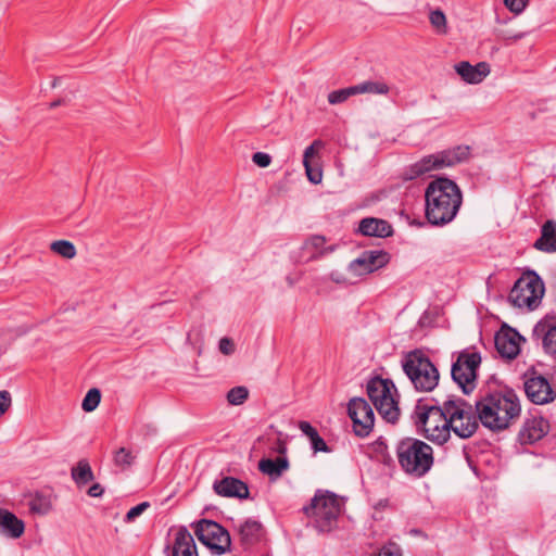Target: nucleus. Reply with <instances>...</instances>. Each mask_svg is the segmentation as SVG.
I'll use <instances>...</instances> for the list:
<instances>
[{
    "label": "nucleus",
    "mask_w": 556,
    "mask_h": 556,
    "mask_svg": "<svg viewBox=\"0 0 556 556\" xmlns=\"http://www.w3.org/2000/svg\"><path fill=\"white\" fill-rule=\"evenodd\" d=\"M475 406L482 426L493 432L508 429L521 414L519 396L513 389L486 393Z\"/></svg>",
    "instance_id": "f257e3e1"
},
{
    "label": "nucleus",
    "mask_w": 556,
    "mask_h": 556,
    "mask_svg": "<svg viewBox=\"0 0 556 556\" xmlns=\"http://www.w3.org/2000/svg\"><path fill=\"white\" fill-rule=\"evenodd\" d=\"M395 453L400 467L412 477H424L433 465L432 447L415 438L401 439L396 444Z\"/></svg>",
    "instance_id": "f03ea898"
},
{
    "label": "nucleus",
    "mask_w": 556,
    "mask_h": 556,
    "mask_svg": "<svg viewBox=\"0 0 556 556\" xmlns=\"http://www.w3.org/2000/svg\"><path fill=\"white\" fill-rule=\"evenodd\" d=\"M452 179L443 177L431 181L425 193L426 218L434 226L452 222Z\"/></svg>",
    "instance_id": "7ed1b4c3"
},
{
    "label": "nucleus",
    "mask_w": 556,
    "mask_h": 556,
    "mask_svg": "<svg viewBox=\"0 0 556 556\" xmlns=\"http://www.w3.org/2000/svg\"><path fill=\"white\" fill-rule=\"evenodd\" d=\"M340 510L338 496L323 490H317L309 504L302 508L307 518L314 519V528L319 533H329L337 527Z\"/></svg>",
    "instance_id": "20e7f679"
},
{
    "label": "nucleus",
    "mask_w": 556,
    "mask_h": 556,
    "mask_svg": "<svg viewBox=\"0 0 556 556\" xmlns=\"http://www.w3.org/2000/svg\"><path fill=\"white\" fill-rule=\"evenodd\" d=\"M402 367L417 391L430 392L438 386L439 371L421 350L407 353Z\"/></svg>",
    "instance_id": "39448f33"
},
{
    "label": "nucleus",
    "mask_w": 556,
    "mask_h": 556,
    "mask_svg": "<svg viewBox=\"0 0 556 556\" xmlns=\"http://www.w3.org/2000/svg\"><path fill=\"white\" fill-rule=\"evenodd\" d=\"M198 540L212 554L224 555L231 551V536L226 528L214 520L201 519L191 523Z\"/></svg>",
    "instance_id": "423d86ee"
},
{
    "label": "nucleus",
    "mask_w": 556,
    "mask_h": 556,
    "mask_svg": "<svg viewBox=\"0 0 556 556\" xmlns=\"http://www.w3.org/2000/svg\"><path fill=\"white\" fill-rule=\"evenodd\" d=\"M544 285L535 274L523 275L511 288L508 300L518 308L534 309L541 303Z\"/></svg>",
    "instance_id": "0eeeda50"
},
{
    "label": "nucleus",
    "mask_w": 556,
    "mask_h": 556,
    "mask_svg": "<svg viewBox=\"0 0 556 556\" xmlns=\"http://www.w3.org/2000/svg\"><path fill=\"white\" fill-rule=\"evenodd\" d=\"M481 364V355L475 348L462 351L454 362V383L460 391L469 395L477 388V370Z\"/></svg>",
    "instance_id": "6e6552de"
},
{
    "label": "nucleus",
    "mask_w": 556,
    "mask_h": 556,
    "mask_svg": "<svg viewBox=\"0 0 556 556\" xmlns=\"http://www.w3.org/2000/svg\"><path fill=\"white\" fill-rule=\"evenodd\" d=\"M452 429V397H447L443 407L431 405L428 428L425 429V438L429 441L443 444L451 435Z\"/></svg>",
    "instance_id": "1a4fd4ad"
},
{
    "label": "nucleus",
    "mask_w": 556,
    "mask_h": 556,
    "mask_svg": "<svg viewBox=\"0 0 556 556\" xmlns=\"http://www.w3.org/2000/svg\"><path fill=\"white\" fill-rule=\"evenodd\" d=\"M348 415L353 421L355 435L365 438L374 428L375 414L370 404L363 397H353L348 404Z\"/></svg>",
    "instance_id": "9d476101"
},
{
    "label": "nucleus",
    "mask_w": 556,
    "mask_h": 556,
    "mask_svg": "<svg viewBox=\"0 0 556 556\" xmlns=\"http://www.w3.org/2000/svg\"><path fill=\"white\" fill-rule=\"evenodd\" d=\"M523 389L527 397L536 405H544L553 402L556 392L549 381L535 372H527L523 376Z\"/></svg>",
    "instance_id": "9b49d317"
},
{
    "label": "nucleus",
    "mask_w": 556,
    "mask_h": 556,
    "mask_svg": "<svg viewBox=\"0 0 556 556\" xmlns=\"http://www.w3.org/2000/svg\"><path fill=\"white\" fill-rule=\"evenodd\" d=\"M548 431V420L538 412L530 413L519 430L518 440L520 444H533L544 438Z\"/></svg>",
    "instance_id": "f8f14e48"
},
{
    "label": "nucleus",
    "mask_w": 556,
    "mask_h": 556,
    "mask_svg": "<svg viewBox=\"0 0 556 556\" xmlns=\"http://www.w3.org/2000/svg\"><path fill=\"white\" fill-rule=\"evenodd\" d=\"M478 428L472 406L454 400V434L465 439L469 438Z\"/></svg>",
    "instance_id": "ddd939ff"
},
{
    "label": "nucleus",
    "mask_w": 556,
    "mask_h": 556,
    "mask_svg": "<svg viewBox=\"0 0 556 556\" xmlns=\"http://www.w3.org/2000/svg\"><path fill=\"white\" fill-rule=\"evenodd\" d=\"M214 492L223 497L248 500L250 498L249 485L239 478L224 476L213 483Z\"/></svg>",
    "instance_id": "4468645a"
},
{
    "label": "nucleus",
    "mask_w": 556,
    "mask_h": 556,
    "mask_svg": "<svg viewBox=\"0 0 556 556\" xmlns=\"http://www.w3.org/2000/svg\"><path fill=\"white\" fill-rule=\"evenodd\" d=\"M522 337L513 328H502L495 334V346L502 357L514 359L520 352Z\"/></svg>",
    "instance_id": "2eb2a0df"
},
{
    "label": "nucleus",
    "mask_w": 556,
    "mask_h": 556,
    "mask_svg": "<svg viewBox=\"0 0 556 556\" xmlns=\"http://www.w3.org/2000/svg\"><path fill=\"white\" fill-rule=\"evenodd\" d=\"M454 71L465 83L478 85L489 76L491 67L486 62H479L472 65L469 62L463 61L454 65Z\"/></svg>",
    "instance_id": "dca6fc26"
},
{
    "label": "nucleus",
    "mask_w": 556,
    "mask_h": 556,
    "mask_svg": "<svg viewBox=\"0 0 556 556\" xmlns=\"http://www.w3.org/2000/svg\"><path fill=\"white\" fill-rule=\"evenodd\" d=\"M165 552H170L169 556H199L194 539L184 526L178 528L173 546L166 545Z\"/></svg>",
    "instance_id": "f3484780"
},
{
    "label": "nucleus",
    "mask_w": 556,
    "mask_h": 556,
    "mask_svg": "<svg viewBox=\"0 0 556 556\" xmlns=\"http://www.w3.org/2000/svg\"><path fill=\"white\" fill-rule=\"evenodd\" d=\"M238 533L241 546L248 551L262 541L265 530L260 521L247 519L238 527Z\"/></svg>",
    "instance_id": "a211bd4d"
},
{
    "label": "nucleus",
    "mask_w": 556,
    "mask_h": 556,
    "mask_svg": "<svg viewBox=\"0 0 556 556\" xmlns=\"http://www.w3.org/2000/svg\"><path fill=\"white\" fill-rule=\"evenodd\" d=\"M444 165L450 166L451 162H446L443 157L438 155H428L406 168L404 178L406 180H413L433 169H439Z\"/></svg>",
    "instance_id": "6ab92c4d"
},
{
    "label": "nucleus",
    "mask_w": 556,
    "mask_h": 556,
    "mask_svg": "<svg viewBox=\"0 0 556 556\" xmlns=\"http://www.w3.org/2000/svg\"><path fill=\"white\" fill-rule=\"evenodd\" d=\"M358 231L367 237L388 238L393 235L394 229L386 219L366 217L359 222Z\"/></svg>",
    "instance_id": "aec40b11"
},
{
    "label": "nucleus",
    "mask_w": 556,
    "mask_h": 556,
    "mask_svg": "<svg viewBox=\"0 0 556 556\" xmlns=\"http://www.w3.org/2000/svg\"><path fill=\"white\" fill-rule=\"evenodd\" d=\"M24 532V521L10 510L0 507V533L11 539H20Z\"/></svg>",
    "instance_id": "412c9836"
},
{
    "label": "nucleus",
    "mask_w": 556,
    "mask_h": 556,
    "mask_svg": "<svg viewBox=\"0 0 556 556\" xmlns=\"http://www.w3.org/2000/svg\"><path fill=\"white\" fill-rule=\"evenodd\" d=\"M533 248L544 253L556 252V222L546 220L541 227V235L533 243Z\"/></svg>",
    "instance_id": "4be33fe9"
},
{
    "label": "nucleus",
    "mask_w": 556,
    "mask_h": 556,
    "mask_svg": "<svg viewBox=\"0 0 556 556\" xmlns=\"http://www.w3.org/2000/svg\"><path fill=\"white\" fill-rule=\"evenodd\" d=\"M392 389H395L392 380L380 377H375L367 383V394L374 405L376 403L381 405V400H388Z\"/></svg>",
    "instance_id": "5701e85b"
},
{
    "label": "nucleus",
    "mask_w": 556,
    "mask_h": 556,
    "mask_svg": "<svg viewBox=\"0 0 556 556\" xmlns=\"http://www.w3.org/2000/svg\"><path fill=\"white\" fill-rule=\"evenodd\" d=\"M327 239L321 235H313L305 240L302 245L303 251H308L311 254L307 261L318 260L336 250V245L326 247Z\"/></svg>",
    "instance_id": "b1692460"
},
{
    "label": "nucleus",
    "mask_w": 556,
    "mask_h": 556,
    "mask_svg": "<svg viewBox=\"0 0 556 556\" xmlns=\"http://www.w3.org/2000/svg\"><path fill=\"white\" fill-rule=\"evenodd\" d=\"M289 469V460L285 456L276 458H262L258 462V470L267 475L271 480H276L282 476V473Z\"/></svg>",
    "instance_id": "393cba45"
},
{
    "label": "nucleus",
    "mask_w": 556,
    "mask_h": 556,
    "mask_svg": "<svg viewBox=\"0 0 556 556\" xmlns=\"http://www.w3.org/2000/svg\"><path fill=\"white\" fill-rule=\"evenodd\" d=\"M71 477L77 488L81 489L94 479L92 468L86 458H81L71 469Z\"/></svg>",
    "instance_id": "a878e982"
},
{
    "label": "nucleus",
    "mask_w": 556,
    "mask_h": 556,
    "mask_svg": "<svg viewBox=\"0 0 556 556\" xmlns=\"http://www.w3.org/2000/svg\"><path fill=\"white\" fill-rule=\"evenodd\" d=\"M534 333L542 336L543 348L547 353H556V326L548 323H539Z\"/></svg>",
    "instance_id": "bb28decb"
},
{
    "label": "nucleus",
    "mask_w": 556,
    "mask_h": 556,
    "mask_svg": "<svg viewBox=\"0 0 556 556\" xmlns=\"http://www.w3.org/2000/svg\"><path fill=\"white\" fill-rule=\"evenodd\" d=\"M374 406L386 421L395 424L399 420L400 408L392 393L389 395L388 400H381V405L376 403Z\"/></svg>",
    "instance_id": "cd10ccee"
},
{
    "label": "nucleus",
    "mask_w": 556,
    "mask_h": 556,
    "mask_svg": "<svg viewBox=\"0 0 556 556\" xmlns=\"http://www.w3.org/2000/svg\"><path fill=\"white\" fill-rule=\"evenodd\" d=\"M364 253L367 260L366 262L369 264V267H366V273H374L375 270L384 267L391 260L390 253L383 250L364 251Z\"/></svg>",
    "instance_id": "c85d7f7f"
},
{
    "label": "nucleus",
    "mask_w": 556,
    "mask_h": 556,
    "mask_svg": "<svg viewBox=\"0 0 556 556\" xmlns=\"http://www.w3.org/2000/svg\"><path fill=\"white\" fill-rule=\"evenodd\" d=\"M431 413V405H427L422 403V400H419L415 406V410L412 415L414 424L418 430H421L425 435V429L428 428L429 417Z\"/></svg>",
    "instance_id": "c756f323"
},
{
    "label": "nucleus",
    "mask_w": 556,
    "mask_h": 556,
    "mask_svg": "<svg viewBox=\"0 0 556 556\" xmlns=\"http://www.w3.org/2000/svg\"><path fill=\"white\" fill-rule=\"evenodd\" d=\"M29 510L34 514L38 515H47L51 508L52 503L49 495H45L43 493L36 492L35 495L30 498Z\"/></svg>",
    "instance_id": "7c9ffc66"
},
{
    "label": "nucleus",
    "mask_w": 556,
    "mask_h": 556,
    "mask_svg": "<svg viewBox=\"0 0 556 556\" xmlns=\"http://www.w3.org/2000/svg\"><path fill=\"white\" fill-rule=\"evenodd\" d=\"M356 93H375V94H387L390 91V87L383 81H363L358 85H354Z\"/></svg>",
    "instance_id": "2f4dec72"
},
{
    "label": "nucleus",
    "mask_w": 556,
    "mask_h": 556,
    "mask_svg": "<svg viewBox=\"0 0 556 556\" xmlns=\"http://www.w3.org/2000/svg\"><path fill=\"white\" fill-rule=\"evenodd\" d=\"M50 249L54 253H56L65 258H68V260L75 257V255H76V248L68 240L53 241L50 245Z\"/></svg>",
    "instance_id": "473e14b6"
},
{
    "label": "nucleus",
    "mask_w": 556,
    "mask_h": 556,
    "mask_svg": "<svg viewBox=\"0 0 556 556\" xmlns=\"http://www.w3.org/2000/svg\"><path fill=\"white\" fill-rule=\"evenodd\" d=\"M113 462L116 467H119L121 469L125 470L134 464L135 456L132 455L130 450L121 447L114 453Z\"/></svg>",
    "instance_id": "72a5a7b5"
},
{
    "label": "nucleus",
    "mask_w": 556,
    "mask_h": 556,
    "mask_svg": "<svg viewBox=\"0 0 556 556\" xmlns=\"http://www.w3.org/2000/svg\"><path fill=\"white\" fill-rule=\"evenodd\" d=\"M100 401H101L100 390L97 388H92L86 393V395L83 400V403H81V408L86 413L93 412L99 406Z\"/></svg>",
    "instance_id": "f704fd0d"
},
{
    "label": "nucleus",
    "mask_w": 556,
    "mask_h": 556,
    "mask_svg": "<svg viewBox=\"0 0 556 556\" xmlns=\"http://www.w3.org/2000/svg\"><path fill=\"white\" fill-rule=\"evenodd\" d=\"M356 89L355 86H350L348 88H342L338 90H333L328 94V102L330 104H339L346 101L350 97L355 96Z\"/></svg>",
    "instance_id": "c9c22d12"
},
{
    "label": "nucleus",
    "mask_w": 556,
    "mask_h": 556,
    "mask_svg": "<svg viewBox=\"0 0 556 556\" xmlns=\"http://www.w3.org/2000/svg\"><path fill=\"white\" fill-rule=\"evenodd\" d=\"M429 20L432 27L435 29L438 34H446L447 25H446V16L441 10H433L429 14Z\"/></svg>",
    "instance_id": "e433bc0d"
},
{
    "label": "nucleus",
    "mask_w": 556,
    "mask_h": 556,
    "mask_svg": "<svg viewBox=\"0 0 556 556\" xmlns=\"http://www.w3.org/2000/svg\"><path fill=\"white\" fill-rule=\"evenodd\" d=\"M249 396V390L243 387H233L227 393V401L231 405H241Z\"/></svg>",
    "instance_id": "4c0bfd02"
},
{
    "label": "nucleus",
    "mask_w": 556,
    "mask_h": 556,
    "mask_svg": "<svg viewBox=\"0 0 556 556\" xmlns=\"http://www.w3.org/2000/svg\"><path fill=\"white\" fill-rule=\"evenodd\" d=\"M505 8L515 15H520L527 9L530 0H503Z\"/></svg>",
    "instance_id": "58836bf2"
},
{
    "label": "nucleus",
    "mask_w": 556,
    "mask_h": 556,
    "mask_svg": "<svg viewBox=\"0 0 556 556\" xmlns=\"http://www.w3.org/2000/svg\"><path fill=\"white\" fill-rule=\"evenodd\" d=\"M366 261L365 253L363 252L359 257L350 263V270L358 276L366 275V267H369V264Z\"/></svg>",
    "instance_id": "ea45409f"
},
{
    "label": "nucleus",
    "mask_w": 556,
    "mask_h": 556,
    "mask_svg": "<svg viewBox=\"0 0 556 556\" xmlns=\"http://www.w3.org/2000/svg\"><path fill=\"white\" fill-rule=\"evenodd\" d=\"M530 31H502L498 37L504 42L505 46H509L520 39L526 38Z\"/></svg>",
    "instance_id": "a19ab883"
},
{
    "label": "nucleus",
    "mask_w": 556,
    "mask_h": 556,
    "mask_svg": "<svg viewBox=\"0 0 556 556\" xmlns=\"http://www.w3.org/2000/svg\"><path fill=\"white\" fill-rule=\"evenodd\" d=\"M305 168V173L307 176V179L312 184H319L323 179V170L320 167L316 166L314 167L311 163L303 164Z\"/></svg>",
    "instance_id": "79ce46f5"
},
{
    "label": "nucleus",
    "mask_w": 556,
    "mask_h": 556,
    "mask_svg": "<svg viewBox=\"0 0 556 556\" xmlns=\"http://www.w3.org/2000/svg\"><path fill=\"white\" fill-rule=\"evenodd\" d=\"M377 556H402V549L396 543L389 542L379 548Z\"/></svg>",
    "instance_id": "37998d69"
},
{
    "label": "nucleus",
    "mask_w": 556,
    "mask_h": 556,
    "mask_svg": "<svg viewBox=\"0 0 556 556\" xmlns=\"http://www.w3.org/2000/svg\"><path fill=\"white\" fill-rule=\"evenodd\" d=\"M470 156L471 148L469 146H457L454 148V164L466 162Z\"/></svg>",
    "instance_id": "c03bdc74"
},
{
    "label": "nucleus",
    "mask_w": 556,
    "mask_h": 556,
    "mask_svg": "<svg viewBox=\"0 0 556 556\" xmlns=\"http://www.w3.org/2000/svg\"><path fill=\"white\" fill-rule=\"evenodd\" d=\"M149 507V503L148 502H142L134 507H131L126 516H125V521L126 522H131L134 521L137 517H139L147 508Z\"/></svg>",
    "instance_id": "a18cd8bd"
},
{
    "label": "nucleus",
    "mask_w": 556,
    "mask_h": 556,
    "mask_svg": "<svg viewBox=\"0 0 556 556\" xmlns=\"http://www.w3.org/2000/svg\"><path fill=\"white\" fill-rule=\"evenodd\" d=\"M324 147V143L321 140H315L311 146H308L303 154V164L311 163V159L316 154L317 149H320Z\"/></svg>",
    "instance_id": "49530a36"
},
{
    "label": "nucleus",
    "mask_w": 556,
    "mask_h": 556,
    "mask_svg": "<svg viewBox=\"0 0 556 556\" xmlns=\"http://www.w3.org/2000/svg\"><path fill=\"white\" fill-rule=\"evenodd\" d=\"M252 161L254 164H256L258 167H267L271 163V156L265 152H255L252 155Z\"/></svg>",
    "instance_id": "de8ad7c7"
},
{
    "label": "nucleus",
    "mask_w": 556,
    "mask_h": 556,
    "mask_svg": "<svg viewBox=\"0 0 556 556\" xmlns=\"http://www.w3.org/2000/svg\"><path fill=\"white\" fill-rule=\"evenodd\" d=\"M219 351L225 355H231L235 352V343L232 339L224 337L218 343Z\"/></svg>",
    "instance_id": "09e8293b"
},
{
    "label": "nucleus",
    "mask_w": 556,
    "mask_h": 556,
    "mask_svg": "<svg viewBox=\"0 0 556 556\" xmlns=\"http://www.w3.org/2000/svg\"><path fill=\"white\" fill-rule=\"evenodd\" d=\"M311 445H312V448L314 450V452H329V447L327 445V443L325 442V440L318 434H316L315 437H313L311 440Z\"/></svg>",
    "instance_id": "8fccbe9b"
},
{
    "label": "nucleus",
    "mask_w": 556,
    "mask_h": 556,
    "mask_svg": "<svg viewBox=\"0 0 556 556\" xmlns=\"http://www.w3.org/2000/svg\"><path fill=\"white\" fill-rule=\"evenodd\" d=\"M11 405V394L9 391H0V416L3 415Z\"/></svg>",
    "instance_id": "3c124183"
},
{
    "label": "nucleus",
    "mask_w": 556,
    "mask_h": 556,
    "mask_svg": "<svg viewBox=\"0 0 556 556\" xmlns=\"http://www.w3.org/2000/svg\"><path fill=\"white\" fill-rule=\"evenodd\" d=\"M299 428L309 440L318 434L317 429L314 428L308 421H300Z\"/></svg>",
    "instance_id": "603ef678"
},
{
    "label": "nucleus",
    "mask_w": 556,
    "mask_h": 556,
    "mask_svg": "<svg viewBox=\"0 0 556 556\" xmlns=\"http://www.w3.org/2000/svg\"><path fill=\"white\" fill-rule=\"evenodd\" d=\"M462 202H463L462 190L457 186V184L454 182V218L456 217V215L458 213Z\"/></svg>",
    "instance_id": "864d4df0"
},
{
    "label": "nucleus",
    "mask_w": 556,
    "mask_h": 556,
    "mask_svg": "<svg viewBox=\"0 0 556 556\" xmlns=\"http://www.w3.org/2000/svg\"><path fill=\"white\" fill-rule=\"evenodd\" d=\"M104 493V488L100 483H93L88 490L87 494L91 497H100Z\"/></svg>",
    "instance_id": "5fc2aeb1"
},
{
    "label": "nucleus",
    "mask_w": 556,
    "mask_h": 556,
    "mask_svg": "<svg viewBox=\"0 0 556 556\" xmlns=\"http://www.w3.org/2000/svg\"><path fill=\"white\" fill-rule=\"evenodd\" d=\"M375 451L380 455L388 452V445L381 438L375 442Z\"/></svg>",
    "instance_id": "6e6d98bb"
},
{
    "label": "nucleus",
    "mask_w": 556,
    "mask_h": 556,
    "mask_svg": "<svg viewBox=\"0 0 556 556\" xmlns=\"http://www.w3.org/2000/svg\"><path fill=\"white\" fill-rule=\"evenodd\" d=\"M381 457H382V463L386 465V466H392L394 465V459L393 457L389 454V452H386L384 454H381Z\"/></svg>",
    "instance_id": "4d7b16f0"
},
{
    "label": "nucleus",
    "mask_w": 556,
    "mask_h": 556,
    "mask_svg": "<svg viewBox=\"0 0 556 556\" xmlns=\"http://www.w3.org/2000/svg\"><path fill=\"white\" fill-rule=\"evenodd\" d=\"M64 103H65V101H64L63 99H56V100L52 101V102L49 104V108H50V109H55V108H58V106H60V105H62V104H64Z\"/></svg>",
    "instance_id": "13d9d810"
},
{
    "label": "nucleus",
    "mask_w": 556,
    "mask_h": 556,
    "mask_svg": "<svg viewBox=\"0 0 556 556\" xmlns=\"http://www.w3.org/2000/svg\"><path fill=\"white\" fill-rule=\"evenodd\" d=\"M286 451H287L286 445H285V444H280V445H279V448H278V452H279L280 454H285V453H286Z\"/></svg>",
    "instance_id": "bf43d9fd"
},
{
    "label": "nucleus",
    "mask_w": 556,
    "mask_h": 556,
    "mask_svg": "<svg viewBox=\"0 0 556 556\" xmlns=\"http://www.w3.org/2000/svg\"><path fill=\"white\" fill-rule=\"evenodd\" d=\"M58 85V81L54 80L53 84H52V87H55Z\"/></svg>",
    "instance_id": "052dcab7"
}]
</instances>
